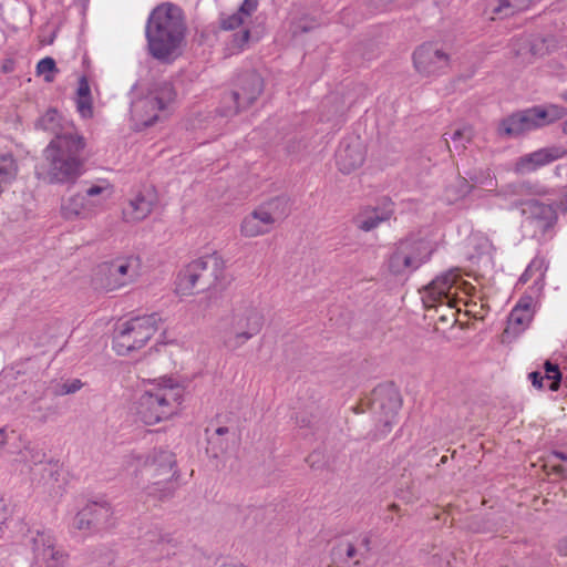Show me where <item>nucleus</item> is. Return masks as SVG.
<instances>
[{"label":"nucleus","instance_id":"nucleus-21","mask_svg":"<svg viewBox=\"0 0 567 567\" xmlns=\"http://www.w3.org/2000/svg\"><path fill=\"white\" fill-rule=\"evenodd\" d=\"M540 128L534 106L513 113L502 121V132L508 137H519Z\"/></svg>","mask_w":567,"mask_h":567},{"label":"nucleus","instance_id":"nucleus-44","mask_svg":"<svg viewBox=\"0 0 567 567\" xmlns=\"http://www.w3.org/2000/svg\"><path fill=\"white\" fill-rule=\"evenodd\" d=\"M227 432H228V429H227V427H225V426H220V427H218V429L216 430V433H217L218 435H224V434H226Z\"/></svg>","mask_w":567,"mask_h":567},{"label":"nucleus","instance_id":"nucleus-13","mask_svg":"<svg viewBox=\"0 0 567 567\" xmlns=\"http://www.w3.org/2000/svg\"><path fill=\"white\" fill-rule=\"evenodd\" d=\"M259 0H244L238 10L230 14H223L220 17V29L225 31H234L241 28V31L234 33L227 44L229 54H237L248 48L250 40L249 25L251 18L257 11Z\"/></svg>","mask_w":567,"mask_h":567},{"label":"nucleus","instance_id":"nucleus-41","mask_svg":"<svg viewBox=\"0 0 567 567\" xmlns=\"http://www.w3.org/2000/svg\"><path fill=\"white\" fill-rule=\"evenodd\" d=\"M346 555L348 558H354L357 555L355 547L352 544H347Z\"/></svg>","mask_w":567,"mask_h":567},{"label":"nucleus","instance_id":"nucleus-43","mask_svg":"<svg viewBox=\"0 0 567 567\" xmlns=\"http://www.w3.org/2000/svg\"><path fill=\"white\" fill-rule=\"evenodd\" d=\"M7 443V435L4 430L0 429V446H3Z\"/></svg>","mask_w":567,"mask_h":567},{"label":"nucleus","instance_id":"nucleus-18","mask_svg":"<svg viewBox=\"0 0 567 567\" xmlns=\"http://www.w3.org/2000/svg\"><path fill=\"white\" fill-rule=\"evenodd\" d=\"M367 157V145L360 136L346 137L336 154L338 169L342 174H351L359 169Z\"/></svg>","mask_w":567,"mask_h":567},{"label":"nucleus","instance_id":"nucleus-30","mask_svg":"<svg viewBox=\"0 0 567 567\" xmlns=\"http://www.w3.org/2000/svg\"><path fill=\"white\" fill-rule=\"evenodd\" d=\"M159 458L162 460V463L158 465V467H155V461L145 465V472L147 474H152L156 471L166 475L171 473L174 463L173 455L168 452H159Z\"/></svg>","mask_w":567,"mask_h":567},{"label":"nucleus","instance_id":"nucleus-3","mask_svg":"<svg viewBox=\"0 0 567 567\" xmlns=\"http://www.w3.org/2000/svg\"><path fill=\"white\" fill-rule=\"evenodd\" d=\"M227 262L218 252L213 251L186 264L174 282V292L178 297H193L198 293L221 289L227 281Z\"/></svg>","mask_w":567,"mask_h":567},{"label":"nucleus","instance_id":"nucleus-34","mask_svg":"<svg viewBox=\"0 0 567 567\" xmlns=\"http://www.w3.org/2000/svg\"><path fill=\"white\" fill-rule=\"evenodd\" d=\"M103 193H107L109 195H112V193H113V186L107 181H102L99 184L90 186L86 189V193L84 196H86V198L95 197Z\"/></svg>","mask_w":567,"mask_h":567},{"label":"nucleus","instance_id":"nucleus-14","mask_svg":"<svg viewBox=\"0 0 567 567\" xmlns=\"http://www.w3.org/2000/svg\"><path fill=\"white\" fill-rule=\"evenodd\" d=\"M264 87V79L258 72L248 71L239 74L236 79L234 91L225 96V100L233 101L234 105L225 110L223 115H235L250 107L259 99Z\"/></svg>","mask_w":567,"mask_h":567},{"label":"nucleus","instance_id":"nucleus-26","mask_svg":"<svg viewBox=\"0 0 567 567\" xmlns=\"http://www.w3.org/2000/svg\"><path fill=\"white\" fill-rule=\"evenodd\" d=\"M18 174L19 165L13 155H0V195L17 179Z\"/></svg>","mask_w":567,"mask_h":567},{"label":"nucleus","instance_id":"nucleus-33","mask_svg":"<svg viewBox=\"0 0 567 567\" xmlns=\"http://www.w3.org/2000/svg\"><path fill=\"white\" fill-rule=\"evenodd\" d=\"M76 110L83 118H91L93 116L92 97H76Z\"/></svg>","mask_w":567,"mask_h":567},{"label":"nucleus","instance_id":"nucleus-29","mask_svg":"<svg viewBox=\"0 0 567 567\" xmlns=\"http://www.w3.org/2000/svg\"><path fill=\"white\" fill-rule=\"evenodd\" d=\"M532 214L537 219L544 221L546 228L554 226L557 223V209L555 205H546L536 200L529 203Z\"/></svg>","mask_w":567,"mask_h":567},{"label":"nucleus","instance_id":"nucleus-1","mask_svg":"<svg viewBox=\"0 0 567 567\" xmlns=\"http://www.w3.org/2000/svg\"><path fill=\"white\" fill-rule=\"evenodd\" d=\"M61 120L59 112L51 109L37 122L38 127L55 134L43 151L47 176L50 183L74 184L84 173L86 140L76 131L60 132Z\"/></svg>","mask_w":567,"mask_h":567},{"label":"nucleus","instance_id":"nucleus-5","mask_svg":"<svg viewBox=\"0 0 567 567\" xmlns=\"http://www.w3.org/2000/svg\"><path fill=\"white\" fill-rule=\"evenodd\" d=\"M473 291V285L462 278L458 269H451L434 278L425 287L422 300L426 308L445 305L456 309V312H461L463 306L466 315L476 317L471 309L475 303L470 301Z\"/></svg>","mask_w":567,"mask_h":567},{"label":"nucleus","instance_id":"nucleus-19","mask_svg":"<svg viewBox=\"0 0 567 567\" xmlns=\"http://www.w3.org/2000/svg\"><path fill=\"white\" fill-rule=\"evenodd\" d=\"M534 298L532 295L523 296L513 308L507 318V323L502 334V342H509L529 326L534 310Z\"/></svg>","mask_w":567,"mask_h":567},{"label":"nucleus","instance_id":"nucleus-40","mask_svg":"<svg viewBox=\"0 0 567 567\" xmlns=\"http://www.w3.org/2000/svg\"><path fill=\"white\" fill-rule=\"evenodd\" d=\"M557 550L559 551V554L567 556V537L558 542Z\"/></svg>","mask_w":567,"mask_h":567},{"label":"nucleus","instance_id":"nucleus-45","mask_svg":"<svg viewBox=\"0 0 567 567\" xmlns=\"http://www.w3.org/2000/svg\"><path fill=\"white\" fill-rule=\"evenodd\" d=\"M561 131L565 135H567V120L563 123Z\"/></svg>","mask_w":567,"mask_h":567},{"label":"nucleus","instance_id":"nucleus-48","mask_svg":"<svg viewBox=\"0 0 567 567\" xmlns=\"http://www.w3.org/2000/svg\"><path fill=\"white\" fill-rule=\"evenodd\" d=\"M555 471L558 473H563L564 468H563V466L558 465V466H555Z\"/></svg>","mask_w":567,"mask_h":567},{"label":"nucleus","instance_id":"nucleus-23","mask_svg":"<svg viewBox=\"0 0 567 567\" xmlns=\"http://www.w3.org/2000/svg\"><path fill=\"white\" fill-rule=\"evenodd\" d=\"M110 515L111 507L109 504H89L76 514L73 525L79 530H86L106 522Z\"/></svg>","mask_w":567,"mask_h":567},{"label":"nucleus","instance_id":"nucleus-6","mask_svg":"<svg viewBox=\"0 0 567 567\" xmlns=\"http://www.w3.org/2000/svg\"><path fill=\"white\" fill-rule=\"evenodd\" d=\"M435 247L425 238L408 237L399 240L385 260L389 274L395 277L408 276L426 264Z\"/></svg>","mask_w":567,"mask_h":567},{"label":"nucleus","instance_id":"nucleus-36","mask_svg":"<svg viewBox=\"0 0 567 567\" xmlns=\"http://www.w3.org/2000/svg\"><path fill=\"white\" fill-rule=\"evenodd\" d=\"M471 137H472V128L468 126H462L460 128H456L451 135V140L453 142H462V141L468 142L471 140Z\"/></svg>","mask_w":567,"mask_h":567},{"label":"nucleus","instance_id":"nucleus-16","mask_svg":"<svg viewBox=\"0 0 567 567\" xmlns=\"http://www.w3.org/2000/svg\"><path fill=\"white\" fill-rule=\"evenodd\" d=\"M33 567H65L69 555L55 545L54 537L47 532H39L33 537Z\"/></svg>","mask_w":567,"mask_h":567},{"label":"nucleus","instance_id":"nucleus-24","mask_svg":"<svg viewBox=\"0 0 567 567\" xmlns=\"http://www.w3.org/2000/svg\"><path fill=\"white\" fill-rule=\"evenodd\" d=\"M392 216V209L367 206L361 208L353 217L354 226L362 231H371Z\"/></svg>","mask_w":567,"mask_h":567},{"label":"nucleus","instance_id":"nucleus-46","mask_svg":"<svg viewBox=\"0 0 567 567\" xmlns=\"http://www.w3.org/2000/svg\"><path fill=\"white\" fill-rule=\"evenodd\" d=\"M560 99L567 102V90L560 93Z\"/></svg>","mask_w":567,"mask_h":567},{"label":"nucleus","instance_id":"nucleus-4","mask_svg":"<svg viewBox=\"0 0 567 567\" xmlns=\"http://www.w3.org/2000/svg\"><path fill=\"white\" fill-rule=\"evenodd\" d=\"M184 32L182 10L172 3L157 6L145 29L150 53L157 60H167L181 44Z\"/></svg>","mask_w":567,"mask_h":567},{"label":"nucleus","instance_id":"nucleus-37","mask_svg":"<svg viewBox=\"0 0 567 567\" xmlns=\"http://www.w3.org/2000/svg\"><path fill=\"white\" fill-rule=\"evenodd\" d=\"M76 94H78V97L91 96L90 84L85 76H82L79 80V86H78Z\"/></svg>","mask_w":567,"mask_h":567},{"label":"nucleus","instance_id":"nucleus-39","mask_svg":"<svg viewBox=\"0 0 567 567\" xmlns=\"http://www.w3.org/2000/svg\"><path fill=\"white\" fill-rule=\"evenodd\" d=\"M556 209L563 214H567V190L564 193L560 200L555 203Z\"/></svg>","mask_w":567,"mask_h":567},{"label":"nucleus","instance_id":"nucleus-20","mask_svg":"<svg viewBox=\"0 0 567 567\" xmlns=\"http://www.w3.org/2000/svg\"><path fill=\"white\" fill-rule=\"evenodd\" d=\"M94 213V205L81 193H74L61 198L59 214L65 221L86 219L92 217Z\"/></svg>","mask_w":567,"mask_h":567},{"label":"nucleus","instance_id":"nucleus-10","mask_svg":"<svg viewBox=\"0 0 567 567\" xmlns=\"http://www.w3.org/2000/svg\"><path fill=\"white\" fill-rule=\"evenodd\" d=\"M138 266L140 258L135 255L117 256L97 266L94 284L105 292L120 290L134 281Z\"/></svg>","mask_w":567,"mask_h":567},{"label":"nucleus","instance_id":"nucleus-28","mask_svg":"<svg viewBox=\"0 0 567 567\" xmlns=\"http://www.w3.org/2000/svg\"><path fill=\"white\" fill-rule=\"evenodd\" d=\"M534 110L540 127L561 120L567 115V109L558 104L534 106Z\"/></svg>","mask_w":567,"mask_h":567},{"label":"nucleus","instance_id":"nucleus-17","mask_svg":"<svg viewBox=\"0 0 567 567\" xmlns=\"http://www.w3.org/2000/svg\"><path fill=\"white\" fill-rule=\"evenodd\" d=\"M158 204V194L154 186H143L133 194L122 209L125 223H140L146 219Z\"/></svg>","mask_w":567,"mask_h":567},{"label":"nucleus","instance_id":"nucleus-32","mask_svg":"<svg viewBox=\"0 0 567 567\" xmlns=\"http://www.w3.org/2000/svg\"><path fill=\"white\" fill-rule=\"evenodd\" d=\"M56 72L55 61L52 58H44L37 64V73L43 75L47 82L54 80V73Z\"/></svg>","mask_w":567,"mask_h":567},{"label":"nucleus","instance_id":"nucleus-12","mask_svg":"<svg viewBox=\"0 0 567 567\" xmlns=\"http://www.w3.org/2000/svg\"><path fill=\"white\" fill-rule=\"evenodd\" d=\"M412 61L415 72L422 78L444 75L452 65L451 54L437 41H426L416 47L412 54Z\"/></svg>","mask_w":567,"mask_h":567},{"label":"nucleus","instance_id":"nucleus-38","mask_svg":"<svg viewBox=\"0 0 567 567\" xmlns=\"http://www.w3.org/2000/svg\"><path fill=\"white\" fill-rule=\"evenodd\" d=\"M81 386H82V383L80 380H73L70 383L63 384L62 391L60 393L61 394L74 393L78 390H80Z\"/></svg>","mask_w":567,"mask_h":567},{"label":"nucleus","instance_id":"nucleus-2","mask_svg":"<svg viewBox=\"0 0 567 567\" xmlns=\"http://www.w3.org/2000/svg\"><path fill=\"white\" fill-rule=\"evenodd\" d=\"M184 396V386L172 377L150 380L134 402V414L143 424L156 425L179 414Z\"/></svg>","mask_w":567,"mask_h":567},{"label":"nucleus","instance_id":"nucleus-42","mask_svg":"<svg viewBox=\"0 0 567 567\" xmlns=\"http://www.w3.org/2000/svg\"><path fill=\"white\" fill-rule=\"evenodd\" d=\"M553 456L558 458V460H561V461H567V455L563 452H559V451H555L553 453Z\"/></svg>","mask_w":567,"mask_h":567},{"label":"nucleus","instance_id":"nucleus-15","mask_svg":"<svg viewBox=\"0 0 567 567\" xmlns=\"http://www.w3.org/2000/svg\"><path fill=\"white\" fill-rule=\"evenodd\" d=\"M566 156L567 147L558 144L548 145L519 156L513 164V171L519 175L535 173Z\"/></svg>","mask_w":567,"mask_h":567},{"label":"nucleus","instance_id":"nucleus-7","mask_svg":"<svg viewBox=\"0 0 567 567\" xmlns=\"http://www.w3.org/2000/svg\"><path fill=\"white\" fill-rule=\"evenodd\" d=\"M162 318L157 313L137 316L120 323L114 332L112 348L118 355H127L144 348L158 331Z\"/></svg>","mask_w":567,"mask_h":567},{"label":"nucleus","instance_id":"nucleus-9","mask_svg":"<svg viewBox=\"0 0 567 567\" xmlns=\"http://www.w3.org/2000/svg\"><path fill=\"white\" fill-rule=\"evenodd\" d=\"M262 328L264 316L257 309H236L223 333V346L227 351L235 352L258 336Z\"/></svg>","mask_w":567,"mask_h":567},{"label":"nucleus","instance_id":"nucleus-8","mask_svg":"<svg viewBox=\"0 0 567 567\" xmlns=\"http://www.w3.org/2000/svg\"><path fill=\"white\" fill-rule=\"evenodd\" d=\"M176 100L174 85L168 82L159 83L136 104L135 115L144 126L154 125L173 114Z\"/></svg>","mask_w":567,"mask_h":567},{"label":"nucleus","instance_id":"nucleus-47","mask_svg":"<svg viewBox=\"0 0 567 567\" xmlns=\"http://www.w3.org/2000/svg\"><path fill=\"white\" fill-rule=\"evenodd\" d=\"M389 509H391V511H398V509H399V506H398L396 504H391V505L389 506Z\"/></svg>","mask_w":567,"mask_h":567},{"label":"nucleus","instance_id":"nucleus-35","mask_svg":"<svg viewBox=\"0 0 567 567\" xmlns=\"http://www.w3.org/2000/svg\"><path fill=\"white\" fill-rule=\"evenodd\" d=\"M21 455L24 462H31L33 464L41 463L44 458V454L41 451H34L30 447H25Z\"/></svg>","mask_w":567,"mask_h":567},{"label":"nucleus","instance_id":"nucleus-25","mask_svg":"<svg viewBox=\"0 0 567 567\" xmlns=\"http://www.w3.org/2000/svg\"><path fill=\"white\" fill-rule=\"evenodd\" d=\"M545 375L538 371L528 374V379L536 389H544V380L550 381L548 388L550 391H557L560 386L561 372L557 364L546 361L544 364Z\"/></svg>","mask_w":567,"mask_h":567},{"label":"nucleus","instance_id":"nucleus-27","mask_svg":"<svg viewBox=\"0 0 567 567\" xmlns=\"http://www.w3.org/2000/svg\"><path fill=\"white\" fill-rule=\"evenodd\" d=\"M504 192H509L517 196H547L550 195V189L539 182L524 181L517 184L509 185Z\"/></svg>","mask_w":567,"mask_h":567},{"label":"nucleus","instance_id":"nucleus-31","mask_svg":"<svg viewBox=\"0 0 567 567\" xmlns=\"http://www.w3.org/2000/svg\"><path fill=\"white\" fill-rule=\"evenodd\" d=\"M532 0H498V14L505 11V16L516 11H523L529 7Z\"/></svg>","mask_w":567,"mask_h":567},{"label":"nucleus","instance_id":"nucleus-22","mask_svg":"<svg viewBox=\"0 0 567 567\" xmlns=\"http://www.w3.org/2000/svg\"><path fill=\"white\" fill-rule=\"evenodd\" d=\"M548 270V262L544 257L536 256L526 267L525 271L518 279L517 285L530 284L528 287L533 298L538 296L545 286V276Z\"/></svg>","mask_w":567,"mask_h":567},{"label":"nucleus","instance_id":"nucleus-11","mask_svg":"<svg viewBox=\"0 0 567 567\" xmlns=\"http://www.w3.org/2000/svg\"><path fill=\"white\" fill-rule=\"evenodd\" d=\"M289 213L288 200L285 197H274L246 215L239 227L245 238H255L270 233L278 220Z\"/></svg>","mask_w":567,"mask_h":567}]
</instances>
